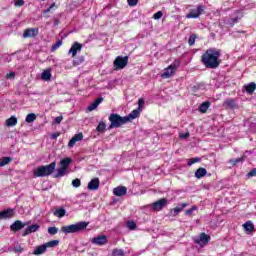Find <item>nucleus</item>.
<instances>
[{
    "label": "nucleus",
    "instance_id": "nucleus-1",
    "mask_svg": "<svg viewBox=\"0 0 256 256\" xmlns=\"http://www.w3.org/2000/svg\"><path fill=\"white\" fill-rule=\"evenodd\" d=\"M219 57H221V50L210 48L202 54L201 63L204 64L206 69H217L221 65Z\"/></svg>",
    "mask_w": 256,
    "mask_h": 256
},
{
    "label": "nucleus",
    "instance_id": "nucleus-2",
    "mask_svg": "<svg viewBox=\"0 0 256 256\" xmlns=\"http://www.w3.org/2000/svg\"><path fill=\"white\" fill-rule=\"evenodd\" d=\"M87 227H89V222L81 221L76 224L62 226L61 232L65 233V235H69V233H79L80 231H85Z\"/></svg>",
    "mask_w": 256,
    "mask_h": 256
},
{
    "label": "nucleus",
    "instance_id": "nucleus-3",
    "mask_svg": "<svg viewBox=\"0 0 256 256\" xmlns=\"http://www.w3.org/2000/svg\"><path fill=\"white\" fill-rule=\"evenodd\" d=\"M55 167H57V163L51 162L48 165L40 166L34 170V177H49L55 171Z\"/></svg>",
    "mask_w": 256,
    "mask_h": 256
},
{
    "label": "nucleus",
    "instance_id": "nucleus-4",
    "mask_svg": "<svg viewBox=\"0 0 256 256\" xmlns=\"http://www.w3.org/2000/svg\"><path fill=\"white\" fill-rule=\"evenodd\" d=\"M108 120L110 121L108 129H117L119 127H122V125H125L128 119L125 118V116L122 117L117 113H111L108 117Z\"/></svg>",
    "mask_w": 256,
    "mask_h": 256
},
{
    "label": "nucleus",
    "instance_id": "nucleus-5",
    "mask_svg": "<svg viewBox=\"0 0 256 256\" xmlns=\"http://www.w3.org/2000/svg\"><path fill=\"white\" fill-rule=\"evenodd\" d=\"M71 163H73V159L69 157L61 159L60 168H58L57 173L54 175V178L60 179V177H65Z\"/></svg>",
    "mask_w": 256,
    "mask_h": 256
},
{
    "label": "nucleus",
    "instance_id": "nucleus-6",
    "mask_svg": "<svg viewBox=\"0 0 256 256\" xmlns=\"http://www.w3.org/2000/svg\"><path fill=\"white\" fill-rule=\"evenodd\" d=\"M59 245V240H51L49 242H46L45 244H42L40 246H37L36 249L33 251V255H43L49 248L57 247Z\"/></svg>",
    "mask_w": 256,
    "mask_h": 256
},
{
    "label": "nucleus",
    "instance_id": "nucleus-7",
    "mask_svg": "<svg viewBox=\"0 0 256 256\" xmlns=\"http://www.w3.org/2000/svg\"><path fill=\"white\" fill-rule=\"evenodd\" d=\"M181 62L179 60H175L170 66H168L164 72L161 74L162 79H170V77H173L175 75V71L179 68V65Z\"/></svg>",
    "mask_w": 256,
    "mask_h": 256
},
{
    "label": "nucleus",
    "instance_id": "nucleus-8",
    "mask_svg": "<svg viewBox=\"0 0 256 256\" xmlns=\"http://www.w3.org/2000/svg\"><path fill=\"white\" fill-rule=\"evenodd\" d=\"M205 13V6L203 4H198L196 8L190 9V12L186 14V19H198Z\"/></svg>",
    "mask_w": 256,
    "mask_h": 256
},
{
    "label": "nucleus",
    "instance_id": "nucleus-9",
    "mask_svg": "<svg viewBox=\"0 0 256 256\" xmlns=\"http://www.w3.org/2000/svg\"><path fill=\"white\" fill-rule=\"evenodd\" d=\"M129 64V56H118L114 60V67L116 71H119V69H125L127 65Z\"/></svg>",
    "mask_w": 256,
    "mask_h": 256
},
{
    "label": "nucleus",
    "instance_id": "nucleus-10",
    "mask_svg": "<svg viewBox=\"0 0 256 256\" xmlns=\"http://www.w3.org/2000/svg\"><path fill=\"white\" fill-rule=\"evenodd\" d=\"M168 200L167 198H161L156 202L150 204L151 211H163L167 207Z\"/></svg>",
    "mask_w": 256,
    "mask_h": 256
},
{
    "label": "nucleus",
    "instance_id": "nucleus-11",
    "mask_svg": "<svg viewBox=\"0 0 256 256\" xmlns=\"http://www.w3.org/2000/svg\"><path fill=\"white\" fill-rule=\"evenodd\" d=\"M82 49L83 44L79 42H74L68 51V55H72V57H77V53H79Z\"/></svg>",
    "mask_w": 256,
    "mask_h": 256
},
{
    "label": "nucleus",
    "instance_id": "nucleus-12",
    "mask_svg": "<svg viewBox=\"0 0 256 256\" xmlns=\"http://www.w3.org/2000/svg\"><path fill=\"white\" fill-rule=\"evenodd\" d=\"M39 35V28H27L24 30V39H29L31 37H37Z\"/></svg>",
    "mask_w": 256,
    "mask_h": 256
},
{
    "label": "nucleus",
    "instance_id": "nucleus-13",
    "mask_svg": "<svg viewBox=\"0 0 256 256\" xmlns=\"http://www.w3.org/2000/svg\"><path fill=\"white\" fill-rule=\"evenodd\" d=\"M93 245H98L99 247H103V245H107V236L100 235L98 237H94L91 240Z\"/></svg>",
    "mask_w": 256,
    "mask_h": 256
},
{
    "label": "nucleus",
    "instance_id": "nucleus-14",
    "mask_svg": "<svg viewBox=\"0 0 256 256\" xmlns=\"http://www.w3.org/2000/svg\"><path fill=\"white\" fill-rule=\"evenodd\" d=\"M26 226V223H23L21 220H16L13 224H11L10 231L17 233V231H21V229H24Z\"/></svg>",
    "mask_w": 256,
    "mask_h": 256
},
{
    "label": "nucleus",
    "instance_id": "nucleus-15",
    "mask_svg": "<svg viewBox=\"0 0 256 256\" xmlns=\"http://www.w3.org/2000/svg\"><path fill=\"white\" fill-rule=\"evenodd\" d=\"M12 217H15V210L12 208H8V209L0 212V220L1 219H12Z\"/></svg>",
    "mask_w": 256,
    "mask_h": 256
},
{
    "label": "nucleus",
    "instance_id": "nucleus-16",
    "mask_svg": "<svg viewBox=\"0 0 256 256\" xmlns=\"http://www.w3.org/2000/svg\"><path fill=\"white\" fill-rule=\"evenodd\" d=\"M211 241V236L207 235L206 233H201L200 237L195 240V243L198 245H207Z\"/></svg>",
    "mask_w": 256,
    "mask_h": 256
},
{
    "label": "nucleus",
    "instance_id": "nucleus-17",
    "mask_svg": "<svg viewBox=\"0 0 256 256\" xmlns=\"http://www.w3.org/2000/svg\"><path fill=\"white\" fill-rule=\"evenodd\" d=\"M113 195L116 197H123L127 195V187L125 186H117L113 189Z\"/></svg>",
    "mask_w": 256,
    "mask_h": 256
},
{
    "label": "nucleus",
    "instance_id": "nucleus-18",
    "mask_svg": "<svg viewBox=\"0 0 256 256\" xmlns=\"http://www.w3.org/2000/svg\"><path fill=\"white\" fill-rule=\"evenodd\" d=\"M141 112L142 111L137 108V109H134L128 116H124L125 119H128L127 123H129L130 121H133V119L139 118L141 116Z\"/></svg>",
    "mask_w": 256,
    "mask_h": 256
},
{
    "label": "nucleus",
    "instance_id": "nucleus-19",
    "mask_svg": "<svg viewBox=\"0 0 256 256\" xmlns=\"http://www.w3.org/2000/svg\"><path fill=\"white\" fill-rule=\"evenodd\" d=\"M39 227V224L28 226L23 232L22 237H27V235H29L30 233H36V231H39Z\"/></svg>",
    "mask_w": 256,
    "mask_h": 256
},
{
    "label": "nucleus",
    "instance_id": "nucleus-20",
    "mask_svg": "<svg viewBox=\"0 0 256 256\" xmlns=\"http://www.w3.org/2000/svg\"><path fill=\"white\" fill-rule=\"evenodd\" d=\"M99 185V178H94L88 183V189L89 191H97V189H99Z\"/></svg>",
    "mask_w": 256,
    "mask_h": 256
},
{
    "label": "nucleus",
    "instance_id": "nucleus-21",
    "mask_svg": "<svg viewBox=\"0 0 256 256\" xmlns=\"http://www.w3.org/2000/svg\"><path fill=\"white\" fill-rule=\"evenodd\" d=\"M235 106V98H228L223 102V107H225V109H235Z\"/></svg>",
    "mask_w": 256,
    "mask_h": 256
},
{
    "label": "nucleus",
    "instance_id": "nucleus-22",
    "mask_svg": "<svg viewBox=\"0 0 256 256\" xmlns=\"http://www.w3.org/2000/svg\"><path fill=\"white\" fill-rule=\"evenodd\" d=\"M103 103V97L97 98L92 104H90L87 108L88 111H95L99 105Z\"/></svg>",
    "mask_w": 256,
    "mask_h": 256
},
{
    "label": "nucleus",
    "instance_id": "nucleus-23",
    "mask_svg": "<svg viewBox=\"0 0 256 256\" xmlns=\"http://www.w3.org/2000/svg\"><path fill=\"white\" fill-rule=\"evenodd\" d=\"M185 207H189V204L186 203V202H185V203H182L181 206H177V207L173 208V209L171 210V212L174 213V214H173V217H177V215H178L179 213H181V211H183V210L185 209Z\"/></svg>",
    "mask_w": 256,
    "mask_h": 256
},
{
    "label": "nucleus",
    "instance_id": "nucleus-24",
    "mask_svg": "<svg viewBox=\"0 0 256 256\" xmlns=\"http://www.w3.org/2000/svg\"><path fill=\"white\" fill-rule=\"evenodd\" d=\"M244 231L246 233H252V231H255V225L250 220L243 224Z\"/></svg>",
    "mask_w": 256,
    "mask_h": 256
},
{
    "label": "nucleus",
    "instance_id": "nucleus-25",
    "mask_svg": "<svg viewBox=\"0 0 256 256\" xmlns=\"http://www.w3.org/2000/svg\"><path fill=\"white\" fill-rule=\"evenodd\" d=\"M209 107H211V102L209 101L203 102L202 104H200L198 111L200 113H207V111L209 110Z\"/></svg>",
    "mask_w": 256,
    "mask_h": 256
},
{
    "label": "nucleus",
    "instance_id": "nucleus-26",
    "mask_svg": "<svg viewBox=\"0 0 256 256\" xmlns=\"http://www.w3.org/2000/svg\"><path fill=\"white\" fill-rule=\"evenodd\" d=\"M245 89H246V93H248L249 95H253V93H255V89H256L255 82H251L248 85H246Z\"/></svg>",
    "mask_w": 256,
    "mask_h": 256
},
{
    "label": "nucleus",
    "instance_id": "nucleus-27",
    "mask_svg": "<svg viewBox=\"0 0 256 256\" xmlns=\"http://www.w3.org/2000/svg\"><path fill=\"white\" fill-rule=\"evenodd\" d=\"M205 175H207V169H205V168H198L195 172V177L197 179H201V178L205 177Z\"/></svg>",
    "mask_w": 256,
    "mask_h": 256
},
{
    "label": "nucleus",
    "instance_id": "nucleus-28",
    "mask_svg": "<svg viewBox=\"0 0 256 256\" xmlns=\"http://www.w3.org/2000/svg\"><path fill=\"white\" fill-rule=\"evenodd\" d=\"M66 213L67 211L65 210V208H58L56 211H54L53 215L61 219L64 215H66Z\"/></svg>",
    "mask_w": 256,
    "mask_h": 256
},
{
    "label": "nucleus",
    "instance_id": "nucleus-29",
    "mask_svg": "<svg viewBox=\"0 0 256 256\" xmlns=\"http://www.w3.org/2000/svg\"><path fill=\"white\" fill-rule=\"evenodd\" d=\"M7 127H15L17 125V117L11 116L6 120Z\"/></svg>",
    "mask_w": 256,
    "mask_h": 256
},
{
    "label": "nucleus",
    "instance_id": "nucleus-30",
    "mask_svg": "<svg viewBox=\"0 0 256 256\" xmlns=\"http://www.w3.org/2000/svg\"><path fill=\"white\" fill-rule=\"evenodd\" d=\"M43 81H49L51 79V70H44L41 74Z\"/></svg>",
    "mask_w": 256,
    "mask_h": 256
},
{
    "label": "nucleus",
    "instance_id": "nucleus-31",
    "mask_svg": "<svg viewBox=\"0 0 256 256\" xmlns=\"http://www.w3.org/2000/svg\"><path fill=\"white\" fill-rule=\"evenodd\" d=\"M10 161H13L12 157H2V158H0V167H5V165H9Z\"/></svg>",
    "mask_w": 256,
    "mask_h": 256
},
{
    "label": "nucleus",
    "instance_id": "nucleus-32",
    "mask_svg": "<svg viewBox=\"0 0 256 256\" xmlns=\"http://www.w3.org/2000/svg\"><path fill=\"white\" fill-rule=\"evenodd\" d=\"M106 128H107V124H105V122L101 121L98 123V126L96 127V131L98 133H104Z\"/></svg>",
    "mask_w": 256,
    "mask_h": 256
},
{
    "label": "nucleus",
    "instance_id": "nucleus-33",
    "mask_svg": "<svg viewBox=\"0 0 256 256\" xmlns=\"http://www.w3.org/2000/svg\"><path fill=\"white\" fill-rule=\"evenodd\" d=\"M243 161H245V156H242L240 158L230 159L229 163H231V165L235 166V165H239V163H243Z\"/></svg>",
    "mask_w": 256,
    "mask_h": 256
},
{
    "label": "nucleus",
    "instance_id": "nucleus-34",
    "mask_svg": "<svg viewBox=\"0 0 256 256\" xmlns=\"http://www.w3.org/2000/svg\"><path fill=\"white\" fill-rule=\"evenodd\" d=\"M126 227H128V229H130L131 231H135V229H137V223H135V221L133 220H129L126 223Z\"/></svg>",
    "mask_w": 256,
    "mask_h": 256
},
{
    "label": "nucleus",
    "instance_id": "nucleus-35",
    "mask_svg": "<svg viewBox=\"0 0 256 256\" xmlns=\"http://www.w3.org/2000/svg\"><path fill=\"white\" fill-rule=\"evenodd\" d=\"M37 119V115L35 113H30L26 116V123H33Z\"/></svg>",
    "mask_w": 256,
    "mask_h": 256
},
{
    "label": "nucleus",
    "instance_id": "nucleus-36",
    "mask_svg": "<svg viewBox=\"0 0 256 256\" xmlns=\"http://www.w3.org/2000/svg\"><path fill=\"white\" fill-rule=\"evenodd\" d=\"M195 41H197V35L195 34L190 35L188 39V45H190V47H193V45H195Z\"/></svg>",
    "mask_w": 256,
    "mask_h": 256
},
{
    "label": "nucleus",
    "instance_id": "nucleus-37",
    "mask_svg": "<svg viewBox=\"0 0 256 256\" xmlns=\"http://www.w3.org/2000/svg\"><path fill=\"white\" fill-rule=\"evenodd\" d=\"M63 45V40H58L54 45L51 47V51H57Z\"/></svg>",
    "mask_w": 256,
    "mask_h": 256
},
{
    "label": "nucleus",
    "instance_id": "nucleus-38",
    "mask_svg": "<svg viewBox=\"0 0 256 256\" xmlns=\"http://www.w3.org/2000/svg\"><path fill=\"white\" fill-rule=\"evenodd\" d=\"M48 233L49 235H57V233H59V228L57 227H49L48 228Z\"/></svg>",
    "mask_w": 256,
    "mask_h": 256
},
{
    "label": "nucleus",
    "instance_id": "nucleus-39",
    "mask_svg": "<svg viewBox=\"0 0 256 256\" xmlns=\"http://www.w3.org/2000/svg\"><path fill=\"white\" fill-rule=\"evenodd\" d=\"M112 256H125V252L121 249H114Z\"/></svg>",
    "mask_w": 256,
    "mask_h": 256
},
{
    "label": "nucleus",
    "instance_id": "nucleus-40",
    "mask_svg": "<svg viewBox=\"0 0 256 256\" xmlns=\"http://www.w3.org/2000/svg\"><path fill=\"white\" fill-rule=\"evenodd\" d=\"M193 211H197V206H192L190 209L185 211V215H189V217H193Z\"/></svg>",
    "mask_w": 256,
    "mask_h": 256
},
{
    "label": "nucleus",
    "instance_id": "nucleus-41",
    "mask_svg": "<svg viewBox=\"0 0 256 256\" xmlns=\"http://www.w3.org/2000/svg\"><path fill=\"white\" fill-rule=\"evenodd\" d=\"M199 161H201V158H191L188 161V166L191 167V165H195V163H199Z\"/></svg>",
    "mask_w": 256,
    "mask_h": 256
},
{
    "label": "nucleus",
    "instance_id": "nucleus-42",
    "mask_svg": "<svg viewBox=\"0 0 256 256\" xmlns=\"http://www.w3.org/2000/svg\"><path fill=\"white\" fill-rule=\"evenodd\" d=\"M143 105H145V100L143 99V98H140L139 100H138V110L139 111H143Z\"/></svg>",
    "mask_w": 256,
    "mask_h": 256
},
{
    "label": "nucleus",
    "instance_id": "nucleus-43",
    "mask_svg": "<svg viewBox=\"0 0 256 256\" xmlns=\"http://www.w3.org/2000/svg\"><path fill=\"white\" fill-rule=\"evenodd\" d=\"M72 138L75 140L76 143L77 141H83V133H78L74 135Z\"/></svg>",
    "mask_w": 256,
    "mask_h": 256
},
{
    "label": "nucleus",
    "instance_id": "nucleus-44",
    "mask_svg": "<svg viewBox=\"0 0 256 256\" xmlns=\"http://www.w3.org/2000/svg\"><path fill=\"white\" fill-rule=\"evenodd\" d=\"M72 185L74 186V187H81V180L79 179V178H76V179H74L73 181H72Z\"/></svg>",
    "mask_w": 256,
    "mask_h": 256
},
{
    "label": "nucleus",
    "instance_id": "nucleus-45",
    "mask_svg": "<svg viewBox=\"0 0 256 256\" xmlns=\"http://www.w3.org/2000/svg\"><path fill=\"white\" fill-rule=\"evenodd\" d=\"M15 7H23V5H25V1L24 0H16L14 2Z\"/></svg>",
    "mask_w": 256,
    "mask_h": 256
},
{
    "label": "nucleus",
    "instance_id": "nucleus-46",
    "mask_svg": "<svg viewBox=\"0 0 256 256\" xmlns=\"http://www.w3.org/2000/svg\"><path fill=\"white\" fill-rule=\"evenodd\" d=\"M235 23H239V18L238 17L232 18L230 20V22L228 23V25H230V27H233L235 25Z\"/></svg>",
    "mask_w": 256,
    "mask_h": 256
},
{
    "label": "nucleus",
    "instance_id": "nucleus-47",
    "mask_svg": "<svg viewBox=\"0 0 256 256\" xmlns=\"http://www.w3.org/2000/svg\"><path fill=\"white\" fill-rule=\"evenodd\" d=\"M127 2L130 7H135L139 3V0H127Z\"/></svg>",
    "mask_w": 256,
    "mask_h": 256
},
{
    "label": "nucleus",
    "instance_id": "nucleus-48",
    "mask_svg": "<svg viewBox=\"0 0 256 256\" xmlns=\"http://www.w3.org/2000/svg\"><path fill=\"white\" fill-rule=\"evenodd\" d=\"M161 17H163V12L158 11L153 15V19H161Z\"/></svg>",
    "mask_w": 256,
    "mask_h": 256
},
{
    "label": "nucleus",
    "instance_id": "nucleus-49",
    "mask_svg": "<svg viewBox=\"0 0 256 256\" xmlns=\"http://www.w3.org/2000/svg\"><path fill=\"white\" fill-rule=\"evenodd\" d=\"M180 139H189L191 137V134L189 132L182 133L179 135Z\"/></svg>",
    "mask_w": 256,
    "mask_h": 256
},
{
    "label": "nucleus",
    "instance_id": "nucleus-50",
    "mask_svg": "<svg viewBox=\"0 0 256 256\" xmlns=\"http://www.w3.org/2000/svg\"><path fill=\"white\" fill-rule=\"evenodd\" d=\"M247 177H256V168L252 169L248 174Z\"/></svg>",
    "mask_w": 256,
    "mask_h": 256
},
{
    "label": "nucleus",
    "instance_id": "nucleus-51",
    "mask_svg": "<svg viewBox=\"0 0 256 256\" xmlns=\"http://www.w3.org/2000/svg\"><path fill=\"white\" fill-rule=\"evenodd\" d=\"M6 79H15V72L11 71L6 75Z\"/></svg>",
    "mask_w": 256,
    "mask_h": 256
},
{
    "label": "nucleus",
    "instance_id": "nucleus-52",
    "mask_svg": "<svg viewBox=\"0 0 256 256\" xmlns=\"http://www.w3.org/2000/svg\"><path fill=\"white\" fill-rule=\"evenodd\" d=\"M75 143H77V142L72 137V139L68 142V147H70V148L75 147Z\"/></svg>",
    "mask_w": 256,
    "mask_h": 256
},
{
    "label": "nucleus",
    "instance_id": "nucleus-53",
    "mask_svg": "<svg viewBox=\"0 0 256 256\" xmlns=\"http://www.w3.org/2000/svg\"><path fill=\"white\" fill-rule=\"evenodd\" d=\"M60 136H61V133L56 132V133H53L50 138H51V139H57V138L60 137Z\"/></svg>",
    "mask_w": 256,
    "mask_h": 256
},
{
    "label": "nucleus",
    "instance_id": "nucleus-54",
    "mask_svg": "<svg viewBox=\"0 0 256 256\" xmlns=\"http://www.w3.org/2000/svg\"><path fill=\"white\" fill-rule=\"evenodd\" d=\"M61 121H63V116H58L55 118V123H57V125H59V123H61Z\"/></svg>",
    "mask_w": 256,
    "mask_h": 256
},
{
    "label": "nucleus",
    "instance_id": "nucleus-55",
    "mask_svg": "<svg viewBox=\"0 0 256 256\" xmlns=\"http://www.w3.org/2000/svg\"><path fill=\"white\" fill-rule=\"evenodd\" d=\"M54 7H55V3L51 4V6L44 11V13H49V11H51V9Z\"/></svg>",
    "mask_w": 256,
    "mask_h": 256
}]
</instances>
